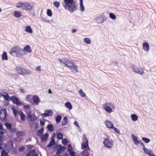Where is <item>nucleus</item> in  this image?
<instances>
[{
  "instance_id": "1",
  "label": "nucleus",
  "mask_w": 156,
  "mask_h": 156,
  "mask_svg": "<svg viewBox=\"0 0 156 156\" xmlns=\"http://www.w3.org/2000/svg\"><path fill=\"white\" fill-rule=\"evenodd\" d=\"M58 60L60 62L61 66L69 68L73 73H76L78 72L77 67L76 64L68 59L64 58L62 59H59Z\"/></svg>"
},
{
  "instance_id": "2",
  "label": "nucleus",
  "mask_w": 156,
  "mask_h": 156,
  "mask_svg": "<svg viewBox=\"0 0 156 156\" xmlns=\"http://www.w3.org/2000/svg\"><path fill=\"white\" fill-rule=\"evenodd\" d=\"M16 6L22 10L31 11L35 7V4L33 2L27 1L19 2L16 4Z\"/></svg>"
},
{
  "instance_id": "3",
  "label": "nucleus",
  "mask_w": 156,
  "mask_h": 156,
  "mask_svg": "<svg viewBox=\"0 0 156 156\" xmlns=\"http://www.w3.org/2000/svg\"><path fill=\"white\" fill-rule=\"evenodd\" d=\"M62 4L63 7L71 12H73L77 9V5L74 0H64Z\"/></svg>"
},
{
  "instance_id": "4",
  "label": "nucleus",
  "mask_w": 156,
  "mask_h": 156,
  "mask_svg": "<svg viewBox=\"0 0 156 156\" xmlns=\"http://www.w3.org/2000/svg\"><path fill=\"white\" fill-rule=\"evenodd\" d=\"M10 53L14 56H17L18 55H24V52L20 47L16 46L11 49Z\"/></svg>"
},
{
  "instance_id": "5",
  "label": "nucleus",
  "mask_w": 156,
  "mask_h": 156,
  "mask_svg": "<svg viewBox=\"0 0 156 156\" xmlns=\"http://www.w3.org/2000/svg\"><path fill=\"white\" fill-rule=\"evenodd\" d=\"M105 111L108 113H110L113 111L112 109H115V106L113 104L111 103L106 102L103 105Z\"/></svg>"
},
{
  "instance_id": "6",
  "label": "nucleus",
  "mask_w": 156,
  "mask_h": 156,
  "mask_svg": "<svg viewBox=\"0 0 156 156\" xmlns=\"http://www.w3.org/2000/svg\"><path fill=\"white\" fill-rule=\"evenodd\" d=\"M16 69L18 73L22 75H28L31 73V71L30 70H27L20 66L16 67Z\"/></svg>"
},
{
  "instance_id": "7",
  "label": "nucleus",
  "mask_w": 156,
  "mask_h": 156,
  "mask_svg": "<svg viewBox=\"0 0 156 156\" xmlns=\"http://www.w3.org/2000/svg\"><path fill=\"white\" fill-rule=\"evenodd\" d=\"M103 143L106 147L110 148L113 146V141L108 138H107L104 139Z\"/></svg>"
},
{
  "instance_id": "8",
  "label": "nucleus",
  "mask_w": 156,
  "mask_h": 156,
  "mask_svg": "<svg viewBox=\"0 0 156 156\" xmlns=\"http://www.w3.org/2000/svg\"><path fill=\"white\" fill-rule=\"evenodd\" d=\"M132 68L133 71L136 73L142 75L144 74V71L142 68H139L135 65H133L132 66Z\"/></svg>"
},
{
  "instance_id": "9",
  "label": "nucleus",
  "mask_w": 156,
  "mask_h": 156,
  "mask_svg": "<svg viewBox=\"0 0 156 156\" xmlns=\"http://www.w3.org/2000/svg\"><path fill=\"white\" fill-rule=\"evenodd\" d=\"M7 114L5 109H2L0 110V119L2 121L5 120Z\"/></svg>"
},
{
  "instance_id": "10",
  "label": "nucleus",
  "mask_w": 156,
  "mask_h": 156,
  "mask_svg": "<svg viewBox=\"0 0 156 156\" xmlns=\"http://www.w3.org/2000/svg\"><path fill=\"white\" fill-rule=\"evenodd\" d=\"M11 100L13 103L17 105H21L22 103L19 100L18 98L15 96H12L11 97Z\"/></svg>"
},
{
  "instance_id": "11",
  "label": "nucleus",
  "mask_w": 156,
  "mask_h": 156,
  "mask_svg": "<svg viewBox=\"0 0 156 156\" xmlns=\"http://www.w3.org/2000/svg\"><path fill=\"white\" fill-rule=\"evenodd\" d=\"M94 20L97 23L100 24L103 23L105 21V20L103 15H100L95 18Z\"/></svg>"
},
{
  "instance_id": "12",
  "label": "nucleus",
  "mask_w": 156,
  "mask_h": 156,
  "mask_svg": "<svg viewBox=\"0 0 156 156\" xmlns=\"http://www.w3.org/2000/svg\"><path fill=\"white\" fill-rule=\"evenodd\" d=\"M53 114V111L51 110H46L44 113L42 114L43 116L44 117L51 116Z\"/></svg>"
},
{
  "instance_id": "13",
  "label": "nucleus",
  "mask_w": 156,
  "mask_h": 156,
  "mask_svg": "<svg viewBox=\"0 0 156 156\" xmlns=\"http://www.w3.org/2000/svg\"><path fill=\"white\" fill-rule=\"evenodd\" d=\"M26 156H38L35 149H33L27 153Z\"/></svg>"
},
{
  "instance_id": "14",
  "label": "nucleus",
  "mask_w": 156,
  "mask_h": 156,
  "mask_svg": "<svg viewBox=\"0 0 156 156\" xmlns=\"http://www.w3.org/2000/svg\"><path fill=\"white\" fill-rule=\"evenodd\" d=\"M2 96L5 99V101L6 104H8L9 103V101L10 99L11 100V97H10L7 93H6L5 94L2 95Z\"/></svg>"
},
{
  "instance_id": "15",
  "label": "nucleus",
  "mask_w": 156,
  "mask_h": 156,
  "mask_svg": "<svg viewBox=\"0 0 156 156\" xmlns=\"http://www.w3.org/2000/svg\"><path fill=\"white\" fill-rule=\"evenodd\" d=\"M33 98L34 102L35 105H38L40 102V99L38 96L34 95L33 96Z\"/></svg>"
},
{
  "instance_id": "16",
  "label": "nucleus",
  "mask_w": 156,
  "mask_h": 156,
  "mask_svg": "<svg viewBox=\"0 0 156 156\" xmlns=\"http://www.w3.org/2000/svg\"><path fill=\"white\" fill-rule=\"evenodd\" d=\"M66 148L64 147H62L61 146L58 149L56 152V154L58 155L61 154L65 151Z\"/></svg>"
},
{
  "instance_id": "17",
  "label": "nucleus",
  "mask_w": 156,
  "mask_h": 156,
  "mask_svg": "<svg viewBox=\"0 0 156 156\" xmlns=\"http://www.w3.org/2000/svg\"><path fill=\"white\" fill-rule=\"evenodd\" d=\"M105 123L107 127L109 128L112 129L114 127L112 123L110 121H106Z\"/></svg>"
},
{
  "instance_id": "18",
  "label": "nucleus",
  "mask_w": 156,
  "mask_h": 156,
  "mask_svg": "<svg viewBox=\"0 0 156 156\" xmlns=\"http://www.w3.org/2000/svg\"><path fill=\"white\" fill-rule=\"evenodd\" d=\"M25 31L29 34H32L33 33L32 30L30 26L26 27Z\"/></svg>"
},
{
  "instance_id": "19",
  "label": "nucleus",
  "mask_w": 156,
  "mask_h": 156,
  "mask_svg": "<svg viewBox=\"0 0 156 156\" xmlns=\"http://www.w3.org/2000/svg\"><path fill=\"white\" fill-rule=\"evenodd\" d=\"M132 138L135 144L138 145L140 142V141L138 140L136 137L133 134L132 136Z\"/></svg>"
},
{
  "instance_id": "20",
  "label": "nucleus",
  "mask_w": 156,
  "mask_h": 156,
  "mask_svg": "<svg viewBox=\"0 0 156 156\" xmlns=\"http://www.w3.org/2000/svg\"><path fill=\"white\" fill-rule=\"evenodd\" d=\"M49 136V134L48 133L44 134L41 137V140L42 141H44L47 139Z\"/></svg>"
},
{
  "instance_id": "21",
  "label": "nucleus",
  "mask_w": 156,
  "mask_h": 156,
  "mask_svg": "<svg viewBox=\"0 0 156 156\" xmlns=\"http://www.w3.org/2000/svg\"><path fill=\"white\" fill-rule=\"evenodd\" d=\"M143 49L146 51L149 50V45L148 43H145L143 44Z\"/></svg>"
},
{
  "instance_id": "22",
  "label": "nucleus",
  "mask_w": 156,
  "mask_h": 156,
  "mask_svg": "<svg viewBox=\"0 0 156 156\" xmlns=\"http://www.w3.org/2000/svg\"><path fill=\"white\" fill-rule=\"evenodd\" d=\"M2 57L3 60L7 61L8 60V56L6 52L4 51L3 52V54L2 56Z\"/></svg>"
},
{
  "instance_id": "23",
  "label": "nucleus",
  "mask_w": 156,
  "mask_h": 156,
  "mask_svg": "<svg viewBox=\"0 0 156 156\" xmlns=\"http://www.w3.org/2000/svg\"><path fill=\"white\" fill-rule=\"evenodd\" d=\"M4 125L6 127L7 129L9 130L12 128V125L11 123L6 122L4 123Z\"/></svg>"
},
{
  "instance_id": "24",
  "label": "nucleus",
  "mask_w": 156,
  "mask_h": 156,
  "mask_svg": "<svg viewBox=\"0 0 156 156\" xmlns=\"http://www.w3.org/2000/svg\"><path fill=\"white\" fill-rule=\"evenodd\" d=\"M143 150L144 151V152L147 154L149 155L152 152V151L151 150L145 148V147L143 148Z\"/></svg>"
},
{
  "instance_id": "25",
  "label": "nucleus",
  "mask_w": 156,
  "mask_h": 156,
  "mask_svg": "<svg viewBox=\"0 0 156 156\" xmlns=\"http://www.w3.org/2000/svg\"><path fill=\"white\" fill-rule=\"evenodd\" d=\"M9 152V151L7 150H3L1 151V156H7Z\"/></svg>"
},
{
  "instance_id": "26",
  "label": "nucleus",
  "mask_w": 156,
  "mask_h": 156,
  "mask_svg": "<svg viewBox=\"0 0 156 156\" xmlns=\"http://www.w3.org/2000/svg\"><path fill=\"white\" fill-rule=\"evenodd\" d=\"M19 114L21 116V119L22 121H24L25 119V116L24 114L21 111H19L18 112Z\"/></svg>"
},
{
  "instance_id": "27",
  "label": "nucleus",
  "mask_w": 156,
  "mask_h": 156,
  "mask_svg": "<svg viewBox=\"0 0 156 156\" xmlns=\"http://www.w3.org/2000/svg\"><path fill=\"white\" fill-rule=\"evenodd\" d=\"M23 50V51H25L28 52H30L31 51L30 47L28 45H27L24 48Z\"/></svg>"
},
{
  "instance_id": "28",
  "label": "nucleus",
  "mask_w": 156,
  "mask_h": 156,
  "mask_svg": "<svg viewBox=\"0 0 156 156\" xmlns=\"http://www.w3.org/2000/svg\"><path fill=\"white\" fill-rule=\"evenodd\" d=\"M65 106L70 110L72 108V106L70 102H67L65 104Z\"/></svg>"
},
{
  "instance_id": "29",
  "label": "nucleus",
  "mask_w": 156,
  "mask_h": 156,
  "mask_svg": "<svg viewBox=\"0 0 156 156\" xmlns=\"http://www.w3.org/2000/svg\"><path fill=\"white\" fill-rule=\"evenodd\" d=\"M14 16L17 18L20 17L21 16V12L17 11H15L14 12Z\"/></svg>"
},
{
  "instance_id": "30",
  "label": "nucleus",
  "mask_w": 156,
  "mask_h": 156,
  "mask_svg": "<svg viewBox=\"0 0 156 156\" xmlns=\"http://www.w3.org/2000/svg\"><path fill=\"white\" fill-rule=\"evenodd\" d=\"M80 2L81 10L82 12H83L85 10V8L83 4V0H80Z\"/></svg>"
},
{
  "instance_id": "31",
  "label": "nucleus",
  "mask_w": 156,
  "mask_h": 156,
  "mask_svg": "<svg viewBox=\"0 0 156 156\" xmlns=\"http://www.w3.org/2000/svg\"><path fill=\"white\" fill-rule=\"evenodd\" d=\"M44 129L43 128H41L39 129L37 132V135L38 136H41L42 135V134L44 132Z\"/></svg>"
},
{
  "instance_id": "32",
  "label": "nucleus",
  "mask_w": 156,
  "mask_h": 156,
  "mask_svg": "<svg viewBox=\"0 0 156 156\" xmlns=\"http://www.w3.org/2000/svg\"><path fill=\"white\" fill-rule=\"evenodd\" d=\"M131 117L133 121L137 120L138 118L137 116L135 114H132L131 115Z\"/></svg>"
},
{
  "instance_id": "33",
  "label": "nucleus",
  "mask_w": 156,
  "mask_h": 156,
  "mask_svg": "<svg viewBox=\"0 0 156 156\" xmlns=\"http://www.w3.org/2000/svg\"><path fill=\"white\" fill-rule=\"evenodd\" d=\"M68 122L67 118L66 116L62 120V125H64L67 124Z\"/></svg>"
},
{
  "instance_id": "34",
  "label": "nucleus",
  "mask_w": 156,
  "mask_h": 156,
  "mask_svg": "<svg viewBox=\"0 0 156 156\" xmlns=\"http://www.w3.org/2000/svg\"><path fill=\"white\" fill-rule=\"evenodd\" d=\"M48 130L50 131H53L54 129L52 125L48 124L47 126Z\"/></svg>"
},
{
  "instance_id": "35",
  "label": "nucleus",
  "mask_w": 156,
  "mask_h": 156,
  "mask_svg": "<svg viewBox=\"0 0 156 156\" xmlns=\"http://www.w3.org/2000/svg\"><path fill=\"white\" fill-rule=\"evenodd\" d=\"M62 116L60 115H58L55 118V120L57 123H59L61 120Z\"/></svg>"
},
{
  "instance_id": "36",
  "label": "nucleus",
  "mask_w": 156,
  "mask_h": 156,
  "mask_svg": "<svg viewBox=\"0 0 156 156\" xmlns=\"http://www.w3.org/2000/svg\"><path fill=\"white\" fill-rule=\"evenodd\" d=\"M79 93L80 94V95L83 97H84L86 96V95L85 93L83 92L82 90V89H80L79 91Z\"/></svg>"
},
{
  "instance_id": "37",
  "label": "nucleus",
  "mask_w": 156,
  "mask_h": 156,
  "mask_svg": "<svg viewBox=\"0 0 156 156\" xmlns=\"http://www.w3.org/2000/svg\"><path fill=\"white\" fill-rule=\"evenodd\" d=\"M81 149H83L86 148L88 146L87 142H83L81 144Z\"/></svg>"
},
{
  "instance_id": "38",
  "label": "nucleus",
  "mask_w": 156,
  "mask_h": 156,
  "mask_svg": "<svg viewBox=\"0 0 156 156\" xmlns=\"http://www.w3.org/2000/svg\"><path fill=\"white\" fill-rule=\"evenodd\" d=\"M55 143V141L54 139H52L51 141L50 142L49 144L48 145L47 147H51V146L54 145Z\"/></svg>"
},
{
  "instance_id": "39",
  "label": "nucleus",
  "mask_w": 156,
  "mask_h": 156,
  "mask_svg": "<svg viewBox=\"0 0 156 156\" xmlns=\"http://www.w3.org/2000/svg\"><path fill=\"white\" fill-rule=\"evenodd\" d=\"M109 17L110 18L113 20H115L116 19L115 15L112 13H111L109 14Z\"/></svg>"
},
{
  "instance_id": "40",
  "label": "nucleus",
  "mask_w": 156,
  "mask_h": 156,
  "mask_svg": "<svg viewBox=\"0 0 156 156\" xmlns=\"http://www.w3.org/2000/svg\"><path fill=\"white\" fill-rule=\"evenodd\" d=\"M63 135L62 133H58L57 134V138L59 140L62 139L63 138Z\"/></svg>"
},
{
  "instance_id": "41",
  "label": "nucleus",
  "mask_w": 156,
  "mask_h": 156,
  "mask_svg": "<svg viewBox=\"0 0 156 156\" xmlns=\"http://www.w3.org/2000/svg\"><path fill=\"white\" fill-rule=\"evenodd\" d=\"M84 41L87 44H90L91 43L90 40L88 38H85L84 39Z\"/></svg>"
},
{
  "instance_id": "42",
  "label": "nucleus",
  "mask_w": 156,
  "mask_h": 156,
  "mask_svg": "<svg viewBox=\"0 0 156 156\" xmlns=\"http://www.w3.org/2000/svg\"><path fill=\"white\" fill-rule=\"evenodd\" d=\"M142 139L146 143H148L150 141L149 139L147 138L143 137L142 138Z\"/></svg>"
},
{
  "instance_id": "43",
  "label": "nucleus",
  "mask_w": 156,
  "mask_h": 156,
  "mask_svg": "<svg viewBox=\"0 0 156 156\" xmlns=\"http://www.w3.org/2000/svg\"><path fill=\"white\" fill-rule=\"evenodd\" d=\"M6 146V145L4 143L0 144V150L5 148Z\"/></svg>"
},
{
  "instance_id": "44",
  "label": "nucleus",
  "mask_w": 156,
  "mask_h": 156,
  "mask_svg": "<svg viewBox=\"0 0 156 156\" xmlns=\"http://www.w3.org/2000/svg\"><path fill=\"white\" fill-rule=\"evenodd\" d=\"M47 15L48 16H49V17H51V16H52V12L51 10H50V9H48L47 10Z\"/></svg>"
},
{
  "instance_id": "45",
  "label": "nucleus",
  "mask_w": 156,
  "mask_h": 156,
  "mask_svg": "<svg viewBox=\"0 0 156 156\" xmlns=\"http://www.w3.org/2000/svg\"><path fill=\"white\" fill-rule=\"evenodd\" d=\"M54 5L57 8H58L60 5V3L59 2L55 1L53 3Z\"/></svg>"
},
{
  "instance_id": "46",
  "label": "nucleus",
  "mask_w": 156,
  "mask_h": 156,
  "mask_svg": "<svg viewBox=\"0 0 156 156\" xmlns=\"http://www.w3.org/2000/svg\"><path fill=\"white\" fill-rule=\"evenodd\" d=\"M12 110H13V113L15 116H16L17 114V110L14 107H12Z\"/></svg>"
},
{
  "instance_id": "47",
  "label": "nucleus",
  "mask_w": 156,
  "mask_h": 156,
  "mask_svg": "<svg viewBox=\"0 0 156 156\" xmlns=\"http://www.w3.org/2000/svg\"><path fill=\"white\" fill-rule=\"evenodd\" d=\"M69 142L68 140L66 139H63L62 141V143L63 144L66 145Z\"/></svg>"
},
{
  "instance_id": "48",
  "label": "nucleus",
  "mask_w": 156,
  "mask_h": 156,
  "mask_svg": "<svg viewBox=\"0 0 156 156\" xmlns=\"http://www.w3.org/2000/svg\"><path fill=\"white\" fill-rule=\"evenodd\" d=\"M16 128H11L9 130L11 133H14L16 132Z\"/></svg>"
},
{
  "instance_id": "49",
  "label": "nucleus",
  "mask_w": 156,
  "mask_h": 156,
  "mask_svg": "<svg viewBox=\"0 0 156 156\" xmlns=\"http://www.w3.org/2000/svg\"><path fill=\"white\" fill-rule=\"evenodd\" d=\"M23 107L24 108L29 110H30L31 109V107L29 105H24Z\"/></svg>"
},
{
  "instance_id": "50",
  "label": "nucleus",
  "mask_w": 156,
  "mask_h": 156,
  "mask_svg": "<svg viewBox=\"0 0 156 156\" xmlns=\"http://www.w3.org/2000/svg\"><path fill=\"white\" fill-rule=\"evenodd\" d=\"M74 125L77 127L78 129H80V127L77 122L76 121H75L74 122Z\"/></svg>"
},
{
  "instance_id": "51",
  "label": "nucleus",
  "mask_w": 156,
  "mask_h": 156,
  "mask_svg": "<svg viewBox=\"0 0 156 156\" xmlns=\"http://www.w3.org/2000/svg\"><path fill=\"white\" fill-rule=\"evenodd\" d=\"M30 95H27L26 97V100L28 101H31V98L30 97Z\"/></svg>"
},
{
  "instance_id": "52",
  "label": "nucleus",
  "mask_w": 156,
  "mask_h": 156,
  "mask_svg": "<svg viewBox=\"0 0 156 156\" xmlns=\"http://www.w3.org/2000/svg\"><path fill=\"white\" fill-rule=\"evenodd\" d=\"M34 113H33L32 112H30L28 113L27 115V116L28 117L31 118L32 117V116L33 114H34Z\"/></svg>"
},
{
  "instance_id": "53",
  "label": "nucleus",
  "mask_w": 156,
  "mask_h": 156,
  "mask_svg": "<svg viewBox=\"0 0 156 156\" xmlns=\"http://www.w3.org/2000/svg\"><path fill=\"white\" fill-rule=\"evenodd\" d=\"M40 123L41 126H44L45 124V121L44 119H40Z\"/></svg>"
},
{
  "instance_id": "54",
  "label": "nucleus",
  "mask_w": 156,
  "mask_h": 156,
  "mask_svg": "<svg viewBox=\"0 0 156 156\" xmlns=\"http://www.w3.org/2000/svg\"><path fill=\"white\" fill-rule=\"evenodd\" d=\"M72 147L71 146V145L70 144H69L68 145V151L70 152H71L72 151Z\"/></svg>"
},
{
  "instance_id": "55",
  "label": "nucleus",
  "mask_w": 156,
  "mask_h": 156,
  "mask_svg": "<svg viewBox=\"0 0 156 156\" xmlns=\"http://www.w3.org/2000/svg\"><path fill=\"white\" fill-rule=\"evenodd\" d=\"M112 129H114V130L117 133L119 134L120 133V131L119 129L113 127Z\"/></svg>"
},
{
  "instance_id": "56",
  "label": "nucleus",
  "mask_w": 156,
  "mask_h": 156,
  "mask_svg": "<svg viewBox=\"0 0 156 156\" xmlns=\"http://www.w3.org/2000/svg\"><path fill=\"white\" fill-rule=\"evenodd\" d=\"M71 156H76V153L73 151L69 152Z\"/></svg>"
},
{
  "instance_id": "57",
  "label": "nucleus",
  "mask_w": 156,
  "mask_h": 156,
  "mask_svg": "<svg viewBox=\"0 0 156 156\" xmlns=\"http://www.w3.org/2000/svg\"><path fill=\"white\" fill-rule=\"evenodd\" d=\"M9 144H10V146H9L10 149L11 150L13 149V142L12 141H10L9 142Z\"/></svg>"
},
{
  "instance_id": "58",
  "label": "nucleus",
  "mask_w": 156,
  "mask_h": 156,
  "mask_svg": "<svg viewBox=\"0 0 156 156\" xmlns=\"http://www.w3.org/2000/svg\"><path fill=\"white\" fill-rule=\"evenodd\" d=\"M41 20L43 21H44L46 22L49 23L50 21L48 20H46L45 18L41 17Z\"/></svg>"
},
{
  "instance_id": "59",
  "label": "nucleus",
  "mask_w": 156,
  "mask_h": 156,
  "mask_svg": "<svg viewBox=\"0 0 156 156\" xmlns=\"http://www.w3.org/2000/svg\"><path fill=\"white\" fill-rule=\"evenodd\" d=\"M24 149L25 147L24 146H22L19 148V151H20L22 152L24 150Z\"/></svg>"
},
{
  "instance_id": "60",
  "label": "nucleus",
  "mask_w": 156,
  "mask_h": 156,
  "mask_svg": "<svg viewBox=\"0 0 156 156\" xmlns=\"http://www.w3.org/2000/svg\"><path fill=\"white\" fill-rule=\"evenodd\" d=\"M16 135L17 136H20L22 135V133L21 132H18L16 133Z\"/></svg>"
},
{
  "instance_id": "61",
  "label": "nucleus",
  "mask_w": 156,
  "mask_h": 156,
  "mask_svg": "<svg viewBox=\"0 0 156 156\" xmlns=\"http://www.w3.org/2000/svg\"><path fill=\"white\" fill-rule=\"evenodd\" d=\"M41 66H38L36 68V69L37 71H41L40 69Z\"/></svg>"
},
{
  "instance_id": "62",
  "label": "nucleus",
  "mask_w": 156,
  "mask_h": 156,
  "mask_svg": "<svg viewBox=\"0 0 156 156\" xmlns=\"http://www.w3.org/2000/svg\"><path fill=\"white\" fill-rule=\"evenodd\" d=\"M4 133V132L2 130H0V135H3Z\"/></svg>"
},
{
  "instance_id": "63",
  "label": "nucleus",
  "mask_w": 156,
  "mask_h": 156,
  "mask_svg": "<svg viewBox=\"0 0 156 156\" xmlns=\"http://www.w3.org/2000/svg\"><path fill=\"white\" fill-rule=\"evenodd\" d=\"M20 91L22 93H24L25 92V90L24 89H20Z\"/></svg>"
},
{
  "instance_id": "64",
  "label": "nucleus",
  "mask_w": 156,
  "mask_h": 156,
  "mask_svg": "<svg viewBox=\"0 0 156 156\" xmlns=\"http://www.w3.org/2000/svg\"><path fill=\"white\" fill-rule=\"evenodd\" d=\"M149 156H156V155L154 154V153L152 152L151 154Z\"/></svg>"
}]
</instances>
